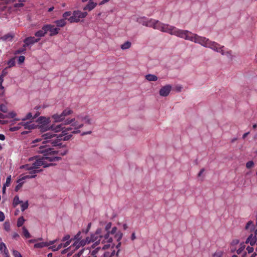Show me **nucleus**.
Here are the masks:
<instances>
[{"label":"nucleus","mask_w":257,"mask_h":257,"mask_svg":"<svg viewBox=\"0 0 257 257\" xmlns=\"http://www.w3.org/2000/svg\"><path fill=\"white\" fill-rule=\"evenodd\" d=\"M137 22L143 26L153 28L162 32L175 35L186 40L198 44L204 47L210 48L215 52L220 53L222 55H226L231 60L233 59V56L231 51L225 52L224 46H221L205 37L199 36L188 30L179 29L173 26L163 23L159 20L149 19L145 17L138 18Z\"/></svg>","instance_id":"nucleus-1"},{"label":"nucleus","mask_w":257,"mask_h":257,"mask_svg":"<svg viewBox=\"0 0 257 257\" xmlns=\"http://www.w3.org/2000/svg\"><path fill=\"white\" fill-rule=\"evenodd\" d=\"M37 152L43 154V156L37 157L36 161L32 165H23L21 166L20 168H23L27 171H31V173L36 174L42 171V170H39L41 166L46 168L52 165L53 164L51 162L60 161L61 158L56 156L57 155L64 156L67 153V150L63 152L54 150L51 147V145L46 144L45 142H43L42 145L38 148Z\"/></svg>","instance_id":"nucleus-2"},{"label":"nucleus","mask_w":257,"mask_h":257,"mask_svg":"<svg viewBox=\"0 0 257 257\" xmlns=\"http://www.w3.org/2000/svg\"><path fill=\"white\" fill-rule=\"evenodd\" d=\"M66 125L71 124L73 127L74 130L72 134H78L80 132L79 129L82 128L84 124L90 125L92 124L91 118L87 115L81 114L76 115L72 119H67L64 122Z\"/></svg>","instance_id":"nucleus-3"},{"label":"nucleus","mask_w":257,"mask_h":257,"mask_svg":"<svg viewBox=\"0 0 257 257\" xmlns=\"http://www.w3.org/2000/svg\"><path fill=\"white\" fill-rule=\"evenodd\" d=\"M72 136L71 134L68 135V133H62L57 136L54 133L49 132L43 134L42 137L44 140H47L44 141L46 144H51L52 146H59L61 145L60 141H68Z\"/></svg>","instance_id":"nucleus-4"},{"label":"nucleus","mask_w":257,"mask_h":257,"mask_svg":"<svg viewBox=\"0 0 257 257\" xmlns=\"http://www.w3.org/2000/svg\"><path fill=\"white\" fill-rule=\"evenodd\" d=\"M87 12H82L80 11H74L72 16L69 19L68 21L70 23H77L80 21V19L85 18L87 15Z\"/></svg>","instance_id":"nucleus-5"},{"label":"nucleus","mask_w":257,"mask_h":257,"mask_svg":"<svg viewBox=\"0 0 257 257\" xmlns=\"http://www.w3.org/2000/svg\"><path fill=\"white\" fill-rule=\"evenodd\" d=\"M101 229L98 228L94 234H91L90 236L91 241L92 242L95 241V243L92 245V248H94L98 245L101 244V238H99V235L101 234Z\"/></svg>","instance_id":"nucleus-6"},{"label":"nucleus","mask_w":257,"mask_h":257,"mask_svg":"<svg viewBox=\"0 0 257 257\" xmlns=\"http://www.w3.org/2000/svg\"><path fill=\"white\" fill-rule=\"evenodd\" d=\"M110 246L109 244H106L104 245H101L95 247V248L93 249L91 252V254L93 256V257H97V254H99V255L101 254V256H103V252H105L104 250L108 248Z\"/></svg>","instance_id":"nucleus-7"},{"label":"nucleus","mask_w":257,"mask_h":257,"mask_svg":"<svg viewBox=\"0 0 257 257\" xmlns=\"http://www.w3.org/2000/svg\"><path fill=\"white\" fill-rule=\"evenodd\" d=\"M44 29H46L47 32L49 31L50 32V36H53L59 33L60 29L56 28L54 25H46L44 26Z\"/></svg>","instance_id":"nucleus-8"},{"label":"nucleus","mask_w":257,"mask_h":257,"mask_svg":"<svg viewBox=\"0 0 257 257\" xmlns=\"http://www.w3.org/2000/svg\"><path fill=\"white\" fill-rule=\"evenodd\" d=\"M171 89L172 86L171 85H166L160 89L159 94L161 96H167L169 94Z\"/></svg>","instance_id":"nucleus-9"},{"label":"nucleus","mask_w":257,"mask_h":257,"mask_svg":"<svg viewBox=\"0 0 257 257\" xmlns=\"http://www.w3.org/2000/svg\"><path fill=\"white\" fill-rule=\"evenodd\" d=\"M99 238H101V245H104V243H110L112 241V238L110 237V232L108 231L107 233L104 235H102L101 234L99 235Z\"/></svg>","instance_id":"nucleus-10"},{"label":"nucleus","mask_w":257,"mask_h":257,"mask_svg":"<svg viewBox=\"0 0 257 257\" xmlns=\"http://www.w3.org/2000/svg\"><path fill=\"white\" fill-rule=\"evenodd\" d=\"M40 39H36L34 37H30L26 38L24 42L25 44L24 45V47H26V46H28L30 45L33 44L35 43L39 42Z\"/></svg>","instance_id":"nucleus-11"},{"label":"nucleus","mask_w":257,"mask_h":257,"mask_svg":"<svg viewBox=\"0 0 257 257\" xmlns=\"http://www.w3.org/2000/svg\"><path fill=\"white\" fill-rule=\"evenodd\" d=\"M19 125H22L24 126V128L28 130L34 129L36 126V125H35V123H33L32 121L26 122H21L20 123H19Z\"/></svg>","instance_id":"nucleus-12"},{"label":"nucleus","mask_w":257,"mask_h":257,"mask_svg":"<svg viewBox=\"0 0 257 257\" xmlns=\"http://www.w3.org/2000/svg\"><path fill=\"white\" fill-rule=\"evenodd\" d=\"M97 5V4L92 0H89L88 4L84 7L83 10L91 11L96 7Z\"/></svg>","instance_id":"nucleus-13"},{"label":"nucleus","mask_w":257,"mask_h":257,"mask_svg":"<svg viewBox=\"0 0 257 257\" xmlns=\"http://www.w3.org/2000/svg\"><path fill=\"white\" fill-rule=\"evenodd\" d=\"M256 241V236L251 234L246 239V243H249L251 246L255 244Z\"/></svg>","instance_id":"nucleus-14"},{"label":"nucleus","mask_w":257,"mask_h":257,"mask_svg":"<svg viewBox=\"0 0 257 257\" xmlns=\"http://www.w3.org/2000/svg\"><path fill=\"white\" fill-rule=\"evenodd\" d=\"M254 226L253 221L251 220L248 221L245 226V229L249 232H252L254 230Z\"/></svg>","instance_id":"nucleus-15"},{"label":"nucleus","mask_w":257,"mask_h":257,"mask_svg":"<svg viewBox=\"0 0 257 257\" xmlns=\"http://www.w3.org/2000/svg\"><path fill=\"white\" fill-rule=\"evenodd\" d=\"M64 128V127L63 126V124H59L57 125H52L51 126V129L54 131L55 132H60V131H63Z\"/></svg>","instance_id":"nucleus-16"},{"label":"nucleus","mask_w":257,"mask_h":257,"mask_svg":"<svg viewBox=\"0 0 257 257\" xmlns=\"http://www.w3.org/2000/svg\"><path fill=\"white\" fill-rule=\"evenodd\" d=\"M52 117H53V118H54V119L56 122L62 121L65 118V117L63 115H62V113L60 114H54L52 116Z\"/></svg>","instance_id":"nucleus-17"},{"label":"nucleus","mask_w":257,"mask_h":257,"mask_svg":"<svg viewBox=\"0 0 257 257\" xmlns=\"http://www.w3.org/2000/svg\"><path fill=\"white\" fill-rule=\"evenodd\" d=\"M0 250L2 252H4V255H6L8 256V250L6 247V244L4 242L0 243Z\"/></svg>","instance_id":"nucleus-18"},{"label":"nucleus","mask_w":257,"mask_h":257,"mask_svg":"<svg viewBox=\"0 0 257 257\" xmlns=\"http://www.w3.org/2000/svg\"><path fill=\"white\" fill-rule=\"evenodd\" d=\"M39 115V113H37L35 115L33 116L31 112H29L24 118L22 119V120L23 121H25L28 119H34V118H36Z\"/></svg>","instance_id":"nucleus-19"},{"label":"nucleus","mask_w":257,"mask_h":257,"mask_svg":"<svg viewBox=\"0 0 257 257\" xmlns=\"http://www.w3.org/2000/svg\"><path fill=\"white\" fill-rule=\"evenodd\" d=\"M46 33H47V31H46V29H44V26L42 27V29L41 30L37 31L35 33V35L36 37H44Z\"/></svg>","instance_id":"nucleus-20"},{"label":"nucleus","mask_w":257,"mask_h":257,"mask_svg":"<svg viewBox=\"0 0 257 257\" xmlns=\"http://www.w3.org/2000/svg\"><path fill=\"white\" fill-rule=\"evenodd\" d=\"M146 79L149 81H156L158 80L157 76L153 74H147L145 76Z\"/></svg>","instance_id":"nucleus-21"},{"label":"nucleus","mask_w":257,"mask_h":257,"mask_svg":"<svg viewBox=\"0 0 257 257\" xmlns=\"http://www.w3.org/2000/svg\"><path fill=\"white\" fill-rule=\"evenodd\" d=\"M55 23L57 25V26L59 27H63L66 24V22L65 21V19H61L59 20H57L55 22Z\"/></svg>","instance_id":"nucleus-22"},{"label":"nucleus","mask_w":257,"mask_h":257,"mask_svg":"<svg viewBox=\"0 0 257 257\" xmlns=\"http://www.w3.org/2000/svg\"><path fill=\"white\" fill-rule=\"evenodd\" d=\"M132 45V44L129 41H126L122 44L120 46V48L122 50H126L129 49Z\"/></svg>","instance_id":"nucleus-23"},{"label":"nucleus","mask_w":257,"mask_h":257,"mask_svg":"<svg viewBox=\"0 0 257 257\" xmlns=\"http://www.w3.org/2000/svg\"><path fill=\"white\" fill-rule=\"evenodd\" d=\"M80 246V242L79 241H74L73 244L70 246L71 248L74 249V250L79 248Z\"/></svg>","instance_id":"nucleus-24"},{"label":"nucleus","mask_w":257,"mask_h":257,"mask_svg":"<svg viewBox=\"0 0 257 257\" xmlns=\"http://www.w3.org/2000/svg\"><path fill=\"white\" fill-rule=\"evenodd\" d=\"M29 175H25L22 178H21L23 181L26 180V179H30V178H34L36 176V174H34L31 173V171H29Z\"/></svg>","instance_id":"nucleus-25"},{"label":"nucleus","mask_w":257,"mask_h":257,"mask_svg":"<svg viewBox=\"0 0 257 257\" xmlns=\"http://www.w3.org/2000/svg\"><path fill=\"white\" fill-rule=\"evenodd\" d=\"M123 236V233L120 231H117L116 234L114 235V238L117 241H120Z\"/></svg>","instance_id":"nucleus-26"},{"label":"nucleus","mask_w":257,"mask_h":257,"mask_svg":"<svg viewBox=\"0 0 257 257\" xmlns=\"http://www.w3.org/2000/svg\"><path fill=\"white\" fill-rule=\"evenodd\" d=\"M45 246H48V244L46 242H41L35 244L34 247L35 248H42Z\"/></svg>","instance_id":"nucleus-27"},{"label":"nucleus","mask_w":257,"mask_h":257,"mask_svg":"<svg viewBox=\"0 0 257 257\" xmlns=\"http://www.w3.org/2000/svg\"><path fill=\"white\" fill-rule=\"evenodd\" d=\"M72 112H73V111L72 110H71L69 108H66L63 111L62 113V115H63L64 117H65V116H67L72 114Z\"/></svg>","instance_id":"nucleus-28"},{"label":"nucleus","mask_w":257,"mask_h":257,"mask_svg":"<svg viewBox=\"0 0 257 257\" xmlns=\"http://www.w3.org/2000/svg\"><path fill=\"white\" fill-rule=\"evenodd\" d=\"M17 183H18V185L16 187V191L19 190V189L22 186L24 181L21 178H20L18 180Z\"/></svg>","instance_id":"nucleus-29"},{"label":"nucleus","mask_w":257,"mask_h":257,"mask_svg":"<svg viewBox=\"0 0 257 257\" xmlns=\"http://www.w3.org/2000/svg\"><path fill=\"white\" fill-rule=\"evenodd\" d=\"M21 203H22V201L20 200L18 196H16L14 197L13 200V205L14 206V207H16L19 204H20Z\"/></svg>","instance_id":"nucleus-30"},{"label":"nucleus","mask_w":257,"mask_h":257,"mask_svg":"<svg viewBox=\"0 0 257 257\" xmlns=\"http://www.w3.org/2000/svg\"><path fill=\"white\" fill-rule=\"evenodd\" d=\"M25 221V220L23 216L19 217L17 221V226L18 227L22 226L24 224Z\"/></svg>","instance_id":"nucleus-31"},{"label":"nucleus","mask_w":257,"mask_h":257,"mask_svg":"<svg viewBox=\"0 0 257 257\" xmlns=\"http://www.w3.org/2000/svg\"><path fill=\"white\" fill-rule=\"evenodd\" d=\"M22 203V204H21V210H22V211H25L26 209H27L28 208V206H29L28 201H26L24 203H23L22 202V203Z\"/></svg>","instance_id":"nucleus-32"},{"label":"nucleus","mask_w":257,"mask_h":257,"mask_svg":"<svg viewBox=\"0 0 257 257\" xmlns=\"http://www.w3.org/2000/svg\"><path fill=\"white\" fill-rule=\"evenodd\" d=\"M115 254H116L114 250H113L111 253H110L109 252L105 251L103 252V257H112V256H113Z\"/></svg>","instance_id":"nucleus-33"},{"label":"nucleus","mask_w":257,"mask_h":257,"mask_svg":"<svg viewBox=\"0 0 257 257\" xmlns=\"http://www.w3.org/2000/svg\"><path fill=\"white\" fill-rule=\"evenodd\" d=\"M81 231H79L72 238L73 241H79L81 240L82 237L80 236Z\"/></svg>","instance_id":"nucleus-34"},{"label":"nucleus","mask_w":257,"mask_h":257,"mask_svg":"<svg viewBox=\"0 0 257 257\" xmlns=\"http://www.w3.org/2000/svg\"><path fill=\"white\" fill-rule=\"evenodd\" d=\"M23 231L24 235L26 238H30L31 237L30 233L25 227H23Z\"/></svg>","instance_id":"nucleus-35"},{"label":"nucleus","mask_w":257,"mask_h":257,"mask_svg":"<svg viewBox=\"0 0 257 257\" xmlns=\"http://www.w3.org/2000/svg\"><path fill=\"white\" fill-rule=\"evenodd\" d=\"M72 240H73L72 238H70V235L69 234H67V235H65L62 239V241H70L71 242Z\"/></svg>","instance_id":"nucleus-36"},{"label":"nucleus","mask_w":257,"mask_h":257,"mask_svg":"<svg viewBox=\"0 0 257 257\" xmlns=\"http://www.w3.org/2000/svg\"><path fill=\"white\" fill-rule=\"evenodd\" d=\"M74 130L73 127L71 126V125L70 126L65 127L63 129L62 133H67V132L71 131V133H72V132Z\"/></svg>","instance_id":"nucleus-37"},{"label":"nucleus","mask_w":257,"mask_h":257,"mask_svg":"<svg viewBox=\"0 0 257 257\" xmlns=\"http://www.w3.org/2000/svg\"><path fill=\"white\" fill-rule=\"evenodd\" d=\"M4 228L7 231L10 230V223L9 222H5L4 224Z\"/></svg>","instance_id":"nucleus-38"},{"label":"nucleus","mask_w":257,"mask_h":257,"mask_svg":"<svg viewBox=\"0 0 257 257\" xmlns=\"http://www.w3.org/2000/svg\"><path fill=\"white\" fill-rule=\"evenodd\" d=\"M254 166V163L252 161H248L246 164V167L247 169H250L252 168Z\"/></svg>","instance_id":"nucleus-39"},{"label":"nucleus","mask_w":257,"mask_h":257,"mask_svg":"<svg viewBox=\"0 0 257 257\" xmlns=\"http://www.w3.org/2000/svg\"><path fill=\"white\" fill-rule=\"evenodd\" d=\"M223 252L221 251H217L212 254L213 257H221Z\"/></svg>","instance_id":"nucleus-40"},{"label":"nucleus","mask_w":257,"mask_h":257,"mask_svg":"<svg viewBox=\"0 0 257 257\" xmlns=\"http://www.w3.org/2000/svg\"><path fill=\"white\" fill-rule=\"evenodd\" d=\"M26 48L25 47H23L22 48H20L18 50H17L15 52V54H19L21 53H24L26 51Z\"/></svg>","instance_id":"nucleus-41"},{"label":"nucleus","mask_w":257,"mask_h":257,"mask_svg":"<svg viewBox=\"0 0 257 257\" xmlns=\"http://www.w3.org/2000/svg\"><path fill=\"white\" fill-rule=\"evenodd\" d=\"M9 67H12L15 66V59H11L8 63Z\"/></svg>","instance_id":"nucleus-42"},{"label":"nucleus","mask_w":257,"mask_h":257,"mask_svg":"<svg viewBox=\"0 0 257 257\" xmlns=\"http://www.w3.org/2000/svg\"><path fill=\"white\" fill-rule=\"evenodd\" d=\"M11 176L10 175L7 178L6 182L5 183V184L4 185H5V186L8 187L10 186V185L11 184Z\"/></svg>","instance_id":"nucleus-43"},{"label":"nucleus","mask_w":257,"mask_h":257,"mask_svg":"<svg viewBox=\"0 0 257 257\" xmlns=\"http://www.w3.org/2000/svg\"><path fill=\"white\" fill-rule=\"evenodd\" d=\"M0 110L4 112H7L8 111V109L7 106L4 104H1L0 105Z\"/></svg>","instance_id":"nucleus-44"},{"label":"nucleus","mask_w":257,"mask_h":257,"mask_svg":"<svg viewBox=\"0 0 257 257\" xmlns=\"http://www.w3.org/2000/svg\"><path fill=\"white\" fill-rule=\"evenodd\" d=\"M13 254L15 257H22L21 253L17 250H14Z\"/></svg>","instance_id":"nucleus-45"},{"label":"nucleus","mask_w":257,"mask_h":257,"mask_svg":"<svg viewBox=\"0 0 257 257\" xmlns=\"http://www.w3.org/2000/svg\"><path fill=\"white\" fill-rule=\"evenodd\" d=\"M111 226H112V223L111 222L107 223L105 227V230L107 232L109 231V230L111 228Z\"/></svg>","instance_id":"nucleus-46"},{"label":"nucleus","mask_w":257,"mask_h":257,"mask_svg":"<svg viewBox=\"0 0 257 257\" xmlns=\"http://www.w3.org/2000/svg\"><path fill=\"white\" fill-rule=\"evenodd\" d=\"M39 128L40 129V131L42 132L46 131L49 129V128H48V126L45 125H41V126H40Z\"/></svg>","instance_id":"nucleus-47"},{"label":"nucleus","mask_w":257,"mask_h":257,"mask_svg":"<svg viewBox=\"0 0 257 257\" xmlns=\"http://www.w3.org/2000/svg\"><path fill=\"white\" fill-rule=\"evenodd\" d=\"M118 242L117 244V245H116V248L117 249H117V252H116V255L117 256H118L119 252V251H120L119 247H120V246H121V242H120V241H118Z\"/></svg>","instance_id":"nucleus-48"},{"label":"nucleus","mask_w":257,"mask_h":257,"mask_svg":"<svg viewBox=\"0 0 257 257\" xmlns=\"http://www.w3.org/2000/svg\"><path fill=\"white\" fill-rule=\"evenodd\" d=\"M4 77L0 75V89L2 90L4 89V87L2 85L3 82H4Z\"/></svg>","instance_id":"nucleus-49"},{"label":"nucleus","mask_w":257,"mask_h":257,"mask_svg":"<svg viewBox=\"0 0 257 257\" xmlns=\"http://www.w3.org/2000/svg\"><path fill=\"white\" fill-rule=\"evenodd\" d=\"M25 59V56H20L19 57V60H18L19 63L20 64L23 63L24 62Z\"/></svg>","instance_id":"nucleus-50"},{"label":"nucleus","mask_w":257,"mask_h":257,"mask_svg":"<svg viewBox=\"0 0 257 257\" xmlns=\"http://www.w3.org/2000/svg\"><path fill=\"white\" fill-rule=\"evenodd\" d=\"M84 251V249H82L81 250H80L78 253H76L74 255V256L73 257H80L82 254L83 253Z\"/></svg>","instance_id":"nucleus-51"},{"label":"nucleus","mask_w":257,"mask_h":257,"mask_svg":"<svg viewBox=\"0 0 257 257\" xmlns=\"http://www.w3.org/2000/svg\"><path fill=\"white\" fill-rule=\"evenodd\" d=\"M71 13L70 12H66L63 14V17L65 18L64 19H66L68 17L71 15Z\"/></svg>","instance_id":"nucleus-52"},{"label":"nucleus","mask_w":257,"mask_h":257,"mask_svg":"<svg viewBox=\"0 0 257 257\" xmlns=\"http://www.w3.org/2000/svg\"><path fill=\"white\" fill-rule=\"evenodd\" d=\"M117 227H113L112 228L111 230L110 231H109V232H110V233H111L112 234H114L115 235L116 234V233L117 232Z\"/></svg>","instance_id":"nucleus-53"},{"label":"nucleus","mask_w":257,"mask_h":257,"mask_svg":"<svg viewBox=\"0 0 257 257\" xmlns=\"http://www.w3.org/2000/svg\"><path fill=\"white\" fill-rule=\"evenodd\" d=\"M5 216L2 211H0V221H3L5 220Z\"/></svg>","instance_id":"nucleus-54"},{"label":"nucleus","mask_w":257,"mask_h":257,"mask_svg":"<svg viewBox=\"0 0 257 257\" xmlns=\"http://www.w3.org/2000/svg\"><path fill=\"white\" fill-rule=\"evenodd\" d=\"M12 37L10 35H6L4 36L2 38V39L4 40H7L9 39H12Z\"/></svg>","instance_id":"nucleus-55"},{"label":"nucleus","mask_w":257,"mask_h":257,"mask_svg":"<svg viewBox=\"0 0 257 257\" xmlns=\"http://www.w3.org/2000/svg\"><path fill=\"white\" fill-rule=\"evenodd\" d=\"M7 74H8V72H7L6 69H4L2 71L1 76H3V77H5L7 75Z\"/></svg>","instance_id":"nucleus-56"},{"label":"nucleus","mask_w":257,"mask_h":257,"mask_svg":"<svg viewBox=\"0 0 257 257\" xmlns=\"http://www.w3.org/2000/svg\"><path fill=\"white\" fill-rule=\"evenodd\" d=\"M57 239H55V240H54L52 241H50L49 242H46V243L47 244H48V246L50 245H52V244H54L57 241Z\"/></svg>","instance_id":"nucleus-57"},{"label":"nucleus","mask_w":257,"mask_h":257,"mask_svg":"<svg viewBox=\"0 0 257 257\" xmlns=\"http://www.w3.org/2000/svg\"><path fill=\"white\" fill-rule=\"evenodd\" d=\"M246 250H247L248 253H251L253 251V248L252 247L248 246L246 248Z\"/></svg>","instance_id":"nucleus-58"},{"label":"nucleus","mask_w":257,"mask_h":257,"mask_svg":"<svg viewBox=\"0 0 257 257\" xmlns=\"http://www.w3.org/2000/svg\"><path fill=\"white\" fill-rule=\"evenodd\" d=\"M84 240L87 243L92 242L91 237H87Z\"/></svg>","instance_id":"nucleus-59"},{"label":"nucleus","mask_w":257,"mask_h":257,"mask_svg":"<svg viewBox=\"0 0 257 257\" xmlns=\"http://www.w3.org/2000/svg\"><path fill=\"white\" fill-rule=\"evenodd\" d=\"M204 171H205V169L204 168L201 169L198 174V177H201L202 174H203V173L204 172Z\"/></svg>","instance_id":"nucleus-60"},{"label":"nucleus","mask_w":257,"mask_h":257,"mask_svg":"<svg viewBox=\"0 0 257 257\" xmlns=\"http://www.w3.org/2000/svg\"><path fill=\"white\" fill-rule=\"evenodd\" d=\"M79 241L80 242V245L82 246H83L87 244L84 239L79 240Z\"/></svg>","instance_id":"nucleus-61"},{"label":"nucleus","mask_w":257,"mask_h":257,"mask_svg":"<svg viewBox=\"0 0 257 257\" xmlns=\"http://www.w3.org/2000/svg\"><path fill=\"white\" fill-rule=\"evenodd\" d=\"M109 1H110V0H102V1H101L99 3V5L100 6L103 5L105 4V3H107V2H109Z\"/></svg>","instance_id":"nucleus-62"},{"label":"nucleus","mask_w":257,"mask_h":257,"mask_svg":"<svg viewBox=\"0 0 257 257\" xmlns=\"http://www.w3.org/2000/svg\"><path fill=\"white\" fill-rule=\"evenodd\" d=\"M19 128H20V127H18V126H14V127H11V128H10V131H12V132H14V131H16L18 130Z\"/></svg>","instance_id":"nucleus-63"},{"label":"nucleus","mask_w":257,"mask_h":257,"mask_svg":"<svg viewBox=\"0 0 257 257\" xmlns=\"http://www.w3.org/2000/svg\"><path fill=\"white\" fill-rule=\"evenodd\" d=\"M70 243L71 242L70 241H66L64 243H63V247H67Z\"/></svg>","instance_id":"nucleus-64"}]
</instances>
